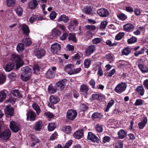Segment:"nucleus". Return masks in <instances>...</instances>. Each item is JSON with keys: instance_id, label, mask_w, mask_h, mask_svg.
<instances>
[{"instance_id": "obj_1", "label": "nucleus", "mask_w": 148, "mask_h": 148, "mask_svg": "<svg viewBox=\"0 0 148 148\" xmlns=\"http://www.w3.org/2000/svg\"><path fill=\"white\" fill-rule=\"evenodd\" d=\"M11 59L12 61L16 62L17 69H19L24 64L23 61L21 57L18 55L15 54L12 55Z\"/></svg>"}, {"instance_id": "obj_2", "label": "nucleus", "mask_w": 148, "mask_h": 148, "mask_svg": "<svg viewBox=\"0 0 148 148\" xmlns=\"http://www.w3.org/2000/svg\"><path fill=\"white\" fill-rule=\"evenodd\" d=\"M126 87V84L121 82L116 85L115 88L114 90L117 93L120 94L125 91Z\"/></svg>"}, {"instance_id": "obj_3", "label": "nucleus", "mask_w": 148, "mask_h": 148, "mask_svg": "<svg viewBox=\"0 0 148 148\" xmlns=\"http://www.w3.org/2000/svg\"><path fill=\"white\" fill-rule=\"evenodd\" d=\"M77 114V112L76 111L72 109H69L66 112V118L69 120H73L76 117Z\"/></svg>"}, {"instance_id": "obj_4", "label": "nucleus", "mask_w": 148, "mask_h": 148, "mask_svg": "<svg viewBox=\"0 0 148 148\" xmlns=\"http://www.w3.org/2000/svg\"><path fill=\"white\" fill-rule=\"evenodd\" d=\"M11 135L10 130H5L0 134V138L3 140H8L10 137Z\"/></svg>"}, {"instance_id": "obj_5", "label": "nucleus", "mask_w": 148, "mask_h": 148, "mask_svg": "<svg viewBox=\"0 0 148 148\" xmlns=\"http://www.w3.org/2000/svg\"><path fill=\"white\" fill-rule=\"evenodd\" d=\"M60 45L57 42L52 44L51 47V51L54 54H56L60 51Z\"/></svg>"}, {"instance_id": "obj_6", "label": "nucleus", "mask_w": 148, "mask_h": 148, "mask_svg": "<svg viewBox=\"0 0 148 148\" xmlns=\"http://www.w3.org/2000/svg\"><path fill=\"white\" fill-rule=\"evenodd\" d=\"M56 70V68L55 66H53L52 68L49 69L46 73V77L49 78H53L55 75Z\"/></svg>"}, {"instance_id": "obj_7", "label": "nucleus", "mask_w": 148, "mask_h": 148, "mask_svg": "<svg viewBox=\"0 0 148 148\" xmlns=\"http://www.w3.org/2000/svg\"><path fill=\"white\" fill-rule=\"evenodd\" d=\"M10 127L12 131L14 132H17L19 130V125L13 121L10 122Z\"/></svg>"}, {"instance_id": "obj_8", "label": "nucleus", "mask_w": 148, "mask_h": 148, "mask_svg": "<svg viewBox=\"0 0 148 148\" xmlns=\"http://www.w3.org/2000/svg\"><path fill=\"white\" fill-rule=\"evenodd\" d=\"M34 53L36 56L39 58H41L45 55V51L43 49H35Z\"/></svg>"}, {"instance_id": "obj_9", "label": "nucleus", "mask_w": 148, "mask_h": 148, "mask_svg": "<svg viewBox=\"0 0 148 148\" xmlns=\"http://www.w3.org/2000/svg\"><path fill=\"white\" fill-rule=\"evenodd\" d=\"M6 115L8 117L12 116L14 114V108L9 105L7 106L5 109Z\"/></svg>"}, {"instance_id": "obj_10", "label": "nucleus", "mask_w": 148, "mask_h": 148, "mask_svg": "<svg viewBox=\"0 0 148 148\" xmlns=\"http://www.w3.org/2000/svg\"><path fill=\"white\" fill-rule=\"evenodd\" d=\"M89 90L88 86L84 84H82L81 86L79 89V91L81 94H82L85 97L88 94Z\"/></svg>"}, {"instance_id": "obj_11", "label": "nucleus", "mask_w": 148, "mask_h": 148, "mask_svg": "<svg viewBox=\"0 0 148 148\" xmlns=\"http://www.w3.org/2000/svg\"><path fill=\"white\" fill-rule=\"evenodd\" d=\"M134 25L130 23H127L123 25L124 30L127 32H131L133 31L134 29Z\"/></svg>"}, {"instance_id": "obj_12", "label": "nucleus", "mask_w": 148, "mask_h": 148, "mask_svg": "<svg viewBox=\"0 0 148 148\" xmlns=\"http://www.w3.org/2000/svg\"><path fill=\"white\" fill-rule=\"evenodd\" d=\"M98 14L101 17H106L109 14L108 11L105 8H101L97 10Z\"/></svg>"}, {"instance_id": "obj_13", "label": "nucleus", "mask_w": 148, "mask_h": 148, "mask_svg": "<svg viewBox=\"0 0 148 148\" xmlns=\"http://www.w3.org/2000/svg\"><path fill=\"white\" fill-rule=\"evenodd\" d=\"M87 139L94 143H97L99 140V139L97 136L91 132H88Z\"/></svg>"}, {"instance_id": "obj_14", "label": "nucleus", "mask_w": 148, "mask_h": 148, "mask_svg": "<svg viewBox=\"0 0 148 148\" xmlns=\"http://www.w3.org/2000/svg\"><path fill=\"white\" fill-rule=\"evenodd\" d=\"M38 2L37 0H32L28 3V8L31 10L35 9L38 5Z\"/></svg>"}, {"instance_id": "obj_15", "label": "nucleus", "mask_w": 148, "mask_h": 148, "mask_svg": "<svg viewBox=\"0 0 148 148\" xmlns=\"http://www.w3.org/2000/svg\"><path fill=\"white\" fill-rule=\"evenodd\" d=\"M73 65L71 64H67L65 66L64 70L69 74L71 75L73 74Z\"/></svg>"}, {"instance_id": "obj_16", "label": "nucleus", "mask_w": 148, "mask_h": 148, "mask_svg": "<svg viewBox=\"0 0 148 148\" xmlns=\"http://www.w3.org/2000/svg\"><path fill=\"white\" fill-rule=\"evenodd\" d=\"M78 24V22L75 20L71 21L70 25L68 26V29L71 31H74L75 30V27Z\"/></svg>"}, {"instance_id": "obj_17", "label": "nucleus", "mask_w": 148, "mask_h": 148, "mask_svg": "<svg viewBox=\"0 0 148 148\" xmlns=\"http://www.w3.org/2000/svg\"><path fill=\"white\" fill-rule=\"evenodd\" d=\"M95 50V48L94 45H91L89 46L87 49L85 51L86 56H90L92 53Z\"/></svg>"}, {"instance_id": "obj_18", "label": "nucleus", "mask_w": 148, "mask_h": 148, "mask_svg": "<svg viewBox=\"0 0 148 148\" xmlns=\"http://www.w3.org/2000/svg\"><path fill=\"white\" fill-rule=\"evenodd\" d=\"M27 118L29 117L31 121H34L35 120L36 114L35 112L30 111L27 114Z\"/></svg>"}, {"instance_id": "obj_19", "label": "nucleus", "mask_w": 148, "mask_h": 148, "mask_svg": "<svg viewBox=\"0 0 148 148\" xmlns=\"http://www.w3.org/2000/svg\"><path fill=\"white\" fill-rule=\"evenodd\" d=\"M49 101L51 104H55L59 102L60 99L57 96L51 95L50 96Z\"/></svg>"}, {"instance_id": "obj_20", "label": "nucleus", "mask_w": 148, "mask_h": 148, "mask_svg": "<svg viewBox=\"0 0 148 148\" xmlns=\"http://www.w3.org/2000/svg\"><path fill=\"white\" fill-rule=\"evenodd\" d=\"M69 20V19L68 16L64 14H63L60 16L58 19V21L59 22H63L64 23H67Z\"/></svg>"}, {"instance_id": "obj_21", "label": "nucleus", "mask_w": 148, "mask_h": 148, "mask_svg": "<svg viewBox=\"0 0 148 148\" xmlns=\"http://www.w3.org/2000/svg\"><path fill=\"white\" fill-rule=\"evenodd\" d=\"M147 122V117H144L142 121L139 122L138 125L140 129H143L146 125Z\"/></svg>"}, {"instance_id": "obj_22", "label": "nucleus", "mask_w": 148, "mask_h": 148, "mask_svg": "<svg viewBox=\"0 0 148 148\" xmlns=\"http://www.w3.org/2000/svg\"><path fill=\"white\" fill-rule=\"evenodd\" d=\"M42 122L39 121L36 122L33 127V129L36 131H40L42 126Z\"/></svg>"}, {"instance_id": "obj_23", "label": "nucleus", "mask_w": 148, "mask_h": 148, "mask_svg": "<svg viewBox=\"0 0 148 148\" xmlns=\"http://www.w3.org/2000/svg\"><path fill=\"white\" fill-rule=\"evenodd\" d=\"M74 137L76 138L79 139L83 136V131L82 130H78L73 134Z\"/></svg>"}, {"instance_id": "obj_24", "label": "nucleus", "mask_w": 148, "mask_h": 148, "mask_svg": "<svg viewBox=\"0 0 148 148\" xmlns=\"http://www.w3.org/2000/svg\"><path fill=\"white\" fill-rule=\"evenodd\" d=\"M21 73V78L23 81L26 82L30 79L31 75L24 73Z\"/></svg>"}, {"instance_id": "obj_25", "label": "nucleus", "mask_w": 148, "mask_h": 148, "mask_svg": "<svg viewBox=\"0 0 148 148\" xmlns=\"http://www.w3.org/2000/svg\"><path fill=\"white\" fill-rule=\"evenodd\" d=\"M32 67L28 66L22 67L21 68V73H24L25 74L32 75Z\"/></svg>"}, {"instance_id": "obj_26", "label": "nucleus", "mask_w": 148, "mask_h": 148, "mask_svg": "<svg viewBox=\"0 0 148 148\" xmlns=\"http://www.w3.org/2000/svg\"><path fill=\"white\" fill-rule=\"evenodd\" d=\"M14 65L15 64L13 62H9L5 66V71L8 72L11 71L13 69Z\"/></svg>"}, {"instance_id": "obj_27", "label": "nucleus", "mask_w": 148, "mask_h": 148, "mask_svg": "<svg viewBox=\"0 0 148 148\" xmlns=\"http://www.w3.org/2000/svg\"><path fill=\"white\" fill-rule=\"evenodd\" d=\"M21 27L24 35H28L29 33V30L28 26L26 24H24L21 26Z\"/></svg>"}, {"instance_id": "obj_28", "label": "nucleus", "mask_w": 148, "mask_h": 148, "mask_svg": "<svg viewBox=\"0 0 148 148\" xmlns=\"http://www.w3.org/2000/svg\"><path fill=\"white\" fill-rule=\"evenodd\" d=\"M25 49V46L22 43H19L17 45L16 50L18 52L20 53L23 52Z\"/></svg>"}, {"instance_id": "obj_29", "label": "nucleus", "mask_w": 148, "mask_h": 148, "mask_svg": "<svg viewBox=\"0 0 148 148\" xmlns=\"http://www.w3.org/2000/svg\"><path fill=\"white\" fill-rule=\"evenodd\" d=\"M136 90L138 95L141 96L143 95L145 92V90L142 86H138Z\"/></svg>"}, {"instance_id": "obj_30", "label": "nucleus", "mask_w": 148, "mask_h": 148, "mask_svg": "<svg viewBox=\"0 0 148 148\" xmlns=\"http://www.w3.org/2000/svg\"><path fill=\"white\" fill-rule=\"evenodd\" d=\"M32 106L33 109L36 111V114L38 115H39L41 112V110L39 106L35 103L32 104Z\"/></svg>"}, {"instance_id": "obj_31", "label": "nucleus", "mask_w": 148, "mask_h": 148, "mask_svg": "<svg viewBox=\"0 0 148 148\" xmlns=\"http://www.w3.org/2000/svg\"><path fill=\"white\" fill-rule=\"evenodd\" d=\"M96 67H97L96 69L95 68L94 69V70L95 71H96L97 69H98V75L100 76H102L103 75V73L102 71V69L101 67V64H100H100H99L97 65L96 66Z\"/></svg>"}, {"instance_id": "obj_32", "label": "nucleus", "mask_w": 148, "mask_h": 148, "mask_svg": "<svg viewBox=\"0 0 148 148\" xmlns=\"http://www.w3.org/2000/svg\"><path fill=\"white\" fill-rule=\"evenodd\" d=\"M147 49V48L145 46H143L142 48L140 50L136 51L134 52V56L136 57H138L139 55L143 54L144 53V51Z\"/></svg>"}, {"instance_id": "obj_33", "label": "nucleus", "mask_w": 148, "mask_h": 148, "mask_svg": "<svg viewBox=\"0 0 148 148\" xmlns=\"http://www.w3.org/2000/svg\"><path fill=\"white\" fill-rule=\"evenodd\" d=\"M7 91L4 90L0 91V102H2L6 97Z\"/></svg>"}, {"instance_id": "obj_34", "label": "nucleus", "mask_w": 148, "mask_h": 148, "mask_svg": "<svg viewBox=\"0 0 148 148\" xmlns=\"http://www.w3.org/2000/svg\"><path fill=\"white\" fill-rule=\"evenodd\" d=\"M61 32L57 28H54L52 30V35L53 36H60L61 34Z\"/></svg>"}, {"instance_id": "obj_35", "label": "nucleus", "mask_w": 148, "mask_h": 148, "mask_svg": "<svg viewBox=\"0 0 148 148\" xmlns=\"http://www.w3.org/2000/svg\"><path fill=\"white\" fill-rule=\"evenodd\" d=\"M63 131L65 133L69 134L71 133V127L70 126H65L62 128Z\"/></svg>"}, {"instance_id": "obj_36", "label": "nucleus", "mask_w": 148, "mask_h": 148, "mask_svg": "<svg viewBox=\"0 0 148 148\" xmlns=\"http://www.w3.org/2000/svg\"><path fill=\"white\" fill-rule=\"evenodd\" d=\"M23 42L25 45L26 46H30L32 43V42L31 39L29 38H26L23 39Z\"/></svg>"}, {"instance_id": "obj_37", "label": "nucleus", "mask_w": 148, "mask_h": 148, "mask_svg": "<svg viewBox=\"0 0 148 148\" xmlns=\"http://www.w3.org/2000/svg\"><path fill=\"white\" fill-rule=\"evenodd\" d=\"M16 14L18 16H20L23 14V8L19 6H18L15 9Z\"/></svg>"}, {"instance_id": "obj_38", "label": "nucleus", "mask_w": 148, "mask_h": 148, "mask_svg": "<svg viewBox=\"0 0 148 148\" xmlns=\"http://www.w3.org/2000/svg\"><path fill=\"white\" fill-rule=\"evenodd\" d=\"M119 137L121 139H123L126 135V133L122 129L119 130L118 133Z\"/></svg>"}, {"instance_id": "obj_39", "label": "nucleus", "mask_w": 148, "mask_h": 148, "mask_svg": "<svg viewBox=\"0 0 148 148\" xmlns=\"http://www.w3.org/2000/svg\"><path fill=\"white\" fill-rule=\"evenodd\" d=\"M138 67L142 73H145L147 72V68L144 65L139 64L138 65Z\"/></svg>"}, {"instance_id": "obj_40", "label": "nucleus", "mask_w": 148, "mask_h": 148, "mask_svg": "<svg viewBox=\"0 0 148 148\" xmlns=\"http://www.w3.org/2000/svg\"><path fill=\"white\" fill-rule=\"evenodd\" d=\"M114 100L112 99L110 100L108 103L107 105L106 106V111L108 112L110 108L114 104Z\"/></svg>"}, {"instance_id": "obj_41", "label": "nucleus", "mask_w": 148, "mask_h": 148, "mask_svg": "<svg viewBox=\"0 0 148 148\" xmlns=\"http://www.w3.org/2000/svg\"><path fill=\"white\" fill-rule=\"evenodd\" d=\"M131 52L130 49L128 47H126L123 49L122 51V53L123 55L126 56L128 55Z\"/></svg>"}, {"instance_id": "obj_42", "label": "nucleus", "mask_w": 148, "mask_h": 148, "mask_svg": "<svg viewBox=\"0 0 148 148\" xmlns=\"http://www.w3.org/2000/svg\"><path fill=\"white\" fill-rule=\"evenodd\" d=\"M48 90L49 92L51 93H54L56 92V87L53 86L51 84L49 86Z\"/></svg>"}, {"instance_id": "obj_43", "label": "nucleus", "mask_w": 148, "mask_h": 148, "mask_svg": "<svg viewBox=\"0 0 148 148\" xmlns=\"http://www.w3.org/2000/svg\"><path fill=\"white\" fill-rule=\"evenodd\" d=\"M56 125L54 123H50L48 126V129L49 131L53 130L56 128Z\"/></svg>"}, {"instance_id": "obj_44", "label": "nucleus", "mask_w": 148, "mask_h": 148, "mask_svg": "<svg viewBox=\"0 0 148 148\" xmlns=\"http://www.w3.org/2000/svg\"><path fill=\"white\" fill-rule=\"evenodd\" d=\"M137 40V38L135 36H133L127 40V42L129 44H132L136 42Z\"/></svg>"}, {"instance_id": "obj_45", "label": "nucleus", "mask_w": 148, "mask_h": 148, "mask_svg": "<svg viewBox=\"0 0 148 148\" xmlns=\"http://www.w3.org/2000/svg\"><path fill=\"white\" fill-rule=\"evenodd\" d=\"M91 63V61L90 59H87L85 60L84 63V67L87 68H89Z\"/></svg>"}, {"instance_id": "obj_46", "label": "nucleus", "mask_w": 148, "mask_h": 148, "mask_svg": "<svg viewBox=\"0 0 148 148\" xmlns=\"http://www.w3.org/2000/svg\"><path fill=\"white\" fill-rule=\"evenodd\" d=\"M117 16L119 19L124 21L127 18V16L123 13H119L117 14Z\"/></svg>"}, {"instance_id": "obj_47", "label": "nucleus", "mask_w": 148, "mask_h": 148, "mask_svg": "<svg viewBox=\"0 0 148 148\" xmlns=\"http://www.w3.org/2000/svg\"><path fill=\"white\" fill-rule=\"evenodd\" d=\"M125 33L124 32H119L115 36V39L117 40H121L124 36Z\"/></svg>"}, {"instance_id": "obj_48", "label": "nucleus", "mask_w": 148, "mask_h": 148, "mask_svg": "<svg viewBox=\"0 0 148 148\" xmlns=\"http://www.w3.org/2000/svg\"><path fill=\"white\" fill-rule=\"evenodd\" d=\"M92 97L93 100H100L101 99V96L99 94H94L92 95Z\"/></svg>"}, {"instance_id": "obj_49", "label": "nucleus", "mask_w": 148, "mask_h": 148, "mask_svg": "<svg viewBox=\"0 0 148 148\" xmlns=\"http://www.w3.org/2000/svg\"><path fill=\"white\" fill-rule=\"evenodd\" d=\"M95 129L97 132L101 133L103 130L102 126L101 125L97 124L95 126Z\"/></svg>"}, {"instance_id": "obj_50", "label": "nucleus", "mask_w": 148, "mask_h": 148, "mask_svg": "<svg viewBox=\"0 0 148 148\" xmlns=\"http://www.w3.org/2000/svg\"><path fill=\"white\" fill-rule=\"evenodd\" d=\"M15 0H7V5L9 7L13 6L15 4Z\"/></svg>"}, {"instance_id": "obj_51", "label": "nucleus", "mask_w": 148, "mask_h": 148, "mask_svg": "<svg viewBox=\"0 0 148 148\" xmlns=\"http://www.w3.org/2000/svg\"><path fill=\"white\" fill-rule=\"evenodd\" d=\"M56 85L60 88H63L64 87L65 83L63 80L59 81L56 83Z\"/></svg>"}, {"instance_id": "obj_52", "label": "nucleus", "mask_w": 148, "mask_h": 148, "mask_svg": "<svg viewBox=\"0 0 148 148\" xmlns=\"http://www.w3.org/2000/svg\"><path fill=\"white\" fill-rule=\"evenodd\" d=\"M38 16L36 15H33L29 19V21L31 23H33L37 19Z\"/></svg>"}, {"instance_id": "obj_53", "label": "nucleus", "mask_w": 148, "mask_h": 148, "mask_svg": "<svg viewBox=\"0 0 148 148\" xmlns=\"http://www.w3.org/2000/svg\"><path fill=\"white\" fill-rule=\"evenodd\" d=\"M92 11L91 8L90 7H86L84 8V11L85 13L88 14H91Z\"/></svg>"}, {"instance_id": "obj_54", "label": "nucleus", "mask_w": 148, "mask_h": 148, "mask_svg": "<svg viewBox=\"0 0 148 148\" xmlns=\"http://www.w3.org/2000/svg\"><path fill=\"white\" fill-rule=\"evenodd\" d=\"M114 147L115 148H123V144L121 142H118L115 143Z\"/></svg>"}, {"instance_id": "obj_55", "label": "nucleus", "mask_w": 148, "mask_h": 148, "mask_svg": "<svg viewBox=\"0 0 148 148\" xmlns=\"http://www.w3.org/2000/svg\"><path fill=\"white\" fill-rule=\"evenodd\" d=\"M34 73L36 74H38L40 70L39 66L37 64H36L34 65Z\"/></svg>"}, {"instance_id": "obj_56", "label": "nucleus", "mask_w": 148, "mask_h": 148, "mask_svg": "<svg viewBox=\"0 0 148 148\" xmlns=\"http://www.w3.org/2000/svg\"><path fill=\"white\" fill-rule=\"evenodd\" d=\"M101 114L98 112H95L93 113L92 116V117L93 119H97L100 117Z\"/></svg>"}, {"instance_id": "obj_57", "label": "nucleus", "mask_w": 148, "mask_h": 148, "mask_svg": "<svg viewBox=\"0 0 148 148\" xmlns=\"http://www.w3.org/2000/svg\"><path fill=\"white\" fill-rule=\"evenodd\" d=\"M107 25V22L106 21H105L102 22L100 26V29H103L105 28Z\"/></svg>"}, {"instance_id": "obj_58", "label": "nucleus", "mask_w": 148, "mask_h": 148, "mask_svg": "<svg viewBox=\"0 0 148 148\" xmlns=\"http://www.w3.org/2000/svg\"><path fill=\"white\" fill-rule=\"evenodd\" d=\"M68 39L69 40H72L74 42L76 41V38L75 35L73 34H70Z\"/></svg>"}, {"instance_id": "obj_59", "label": "nucleus", "mask_w": 148, "mask_h": 148, "mask_svg": "<svg viewBox=\"0 0 148 148\" xmlns=\"http://www.w3.org/2000/svg\"><path fill=\"white\" fill-rule=\"evenodd\" d=\"M56 13L55 12L53 11L50 13L49 17L51 19L53 20L56 18Z\"/></svg>"}, {"instance_id": "obj_60", "label": "nucleus", "mask_w": 148, "mask_h": 148, "mask_svg": "<svg viewBox=\"0 0 148 148\" xmlns=\"http://www.w3.org/2000/svg\"><path fill=\"white\" fill-rule=\"evenodd\" d=\"M5 76L3 75H0V84H3L5 81Z\"/></svg>"}, {"instance_id": "obj_61", "label": "nucleus", "mask_w": 148, "mask_h": 148, "mask_svg": "<svg viewBox=\"0 0 148 148\" xmlns=\"http://www.w3.org/2000/svg\"><path fill=\"white\" fill-rule=\"evenodd\" d=\"M101 38H96L94 39L92 41L93 42L96 44H97L101 42Z\"/></svg>"}, {"instance_id": "obj_62", "label": "nucleus", "mask_w": 148, "mask_h": 148, "mask_svg": "<svg viewBox=\"0 0 148 148\" xmlns=\"http://www.w3.org/2000/svg\"><path fill=\"white\" fill-rule=\"evenodd\" d=\"M143 104V102L141 99H137L134 103L135 106H140Z\"/></svg>"}, {"instance_id": "obj_63", "label": "nucleus", "mask_w": 148, "mask_h": 148, "mask_svg": "<svg viewBox=\"0 0 148 148\" xmlns=\"http://www.w3.org/2000/svg\"><path fill=\"white\" fill-rule=\"evenodd\" d=\"M86 28L87 29L92 30H95L96 27L94 25H88L86 26Z\"/></svg>"}, {"instance_id": "obj_64", "label": "nucleus", "mask_w": 148, "mask_h": 148, "mask_svg": "<svg viewBox=\"0 0 148 148\" xmlns=\"http://www.w3.org/2000/svg\"><path fill=\"white\" fill-rule=\"evenodd\" d=\"M72 143V140H69L65 145L64 146L63 148H69V147L71 145Z\"/></svg>"}]
</instances>
